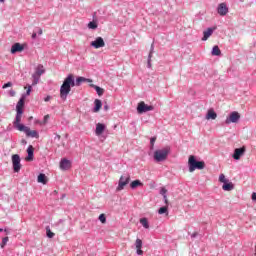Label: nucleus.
Instances as JSON below:
<instances>
[{
  "instance_id": "f03ea898",
  "label": "nucleus",
  "mask_w": 256,
  "mask_h": 256,
  "mask_svg": "<svg viewBox=\"0 0 256 256\" xmlns=\"http://www.w3.org/2000/svg\"><path fill=\"white\" fill-rule=\"evenodd\" d=\"M23 117V112H16V118L13 122L14 129L25 133L26 137H31L32 139H39V132L37 130H31L29 126H25L21 123V118Z\"/></svg>"
},
{
  "instance_id": "e433bc0d",
  "label": "nucleus",
  "mask_w": 256,
  "mask_h": 256,
  "mask_svg": "<svg viewBox=\"0 0 256 256\" xmlns=\"http://www.w3.org/2000/svg\"><path fill=\"white\" fill-rule=\"evenodd\" d=\"M8 87H13V82H7L2 86V89H7Z\"/></svg>"
},
{
  "instance_id": "37998d69",
  "label": "nucleus",
  "mask_w": 256,
  "mask_h": 256,
  "mask_svg": "<svg viewBox=\"0 0 256 256\" xmlns=\"http://www.w3.org/2000/svg\"><path fill=\"white\" fill-rule=\"evenodd\" d=\"M104 111H109V104H108V103H105V105H104Z\"/></svg>"
},
{
  "instance_id": "473e14b6",
  "label": "nucleus",
  "mask_w": 256,
  "mask_h": 256,
  "mask_svg": "<svg viewBox=\"0 0 256 256\" xmlns=\"http://www.w3.org/2000/svg\"><path fill=\"white\" fill-rule=\"evenodd\" d=\"M219 181H220V183L225 184V183H227L229 180H227V179L225 178V174H220V176H219Z\"/></svg>"
},
{
  "instance_id": "79ce46f5",
  "label": "nucleus",
  "mask_w": 256,
  "mask_h": 256,
  "mask_svg": "<svg viewBox=\"0 0 256 256\" xmlns=\"http://www.w3.org/2000/svg\"><path fill=\"white\" fill-rule=\"evenodd\" d=\"M165 205H169V200L167 199V196H163Z\"/></svg>"
},
{
  "instance_id": "f8f14e48",
  "label": "nucleus",
  "mask_w": 256,
  "mask_h": 256,
  "mask_svg": "<svg viewBox=\"0 0 256 256\" xmlns=\"http://www.w3.org/2000/svg\"><path fill=\"white\" fill-rule=\"evenodd\" d=\"M71 160L67 159V158H62L60 161V169L62 171H69V169L71 168Z\"/></svg>"
},
{
  "instance_id": "2f4dec72",
  "label": "nucleus",
  "mask_w": 256,
  "mask_h": 256,
  "mask_svg": "<svg viewBox=\"0 0 256 256\" xmlns=\"http://www.w3.org/2000/svg\"><path fill=\"white\" fill-rule=\"evenodd\" d=\"M88 29H97V22H95V21L89 22Z\"/></svg>"
},
{
  "instance_id": "a19ab883",
  "label": "nucleus",
  "mask_w": 256,
  "mask_h": 256,
  "mask_svg": "<svg viewBox=\"0 0 256 256\" xmlns=\"http://www.w3.org/2000/svg\"><path fill=\"white\" fill-rule=\"evenodd\" d=\"M9 95H10V97H15V95H16L15 90H10Z\"/></svg>"
},
{
  "instance_id": "9b49d317",
  "label": "nucleus",
  "mask_w": 256,
  "mask_h": 256,
  "mask_svg": "<svg viewBox=\"0 0 256 256\" xmlns=\"http://www.w3.org/2000/svg\"><path fill=\"white\" fill-rule=\"evenodd\" d=\"M244 155H245V146L241 148H236L234 150L232 157L233 159H235V161H239V159H241V157H243Z\"/></svg>"
},
{
  "instance_id": "393cba45",
  "label": "nucleus",
  "mask_w": 256,
  "mask_h": 256,
  "mask_svg": "<svg viewBox=\"0 0 256 256\" xmlns=\"http://www.w3.org/2000/svg\"><path fill=\"white\" fill-rule=\"evenodd\" d=\"M130 187L132 189H137V187H143V184L141 183V180H134L130 183Z\"/></svg>"
},
{
  "instance_id": "20e7f679",
  "label": "nucleus",
  "mask_w": 256,
  "mask_h": 256,
  "mask_svg": "<svg viewBox=\"0 0 256 256\" xmlns=\"http://www.w3.org/2000/svg\"><path fill=\"white\" fill-rule=\"evenodd\" d=\"M170 151H171L170 147H166L164 149L156 150L154 152V161H156V163H163V161H166L167 157H169Z\"/></svg>"
},
{
  "instance_id": "7ed1b4c3",
  "label": "nucleus",
  "mask_w": 256,
  "mask_h": 256,
  "mask_svg": "<svg viewBox=\"0 0 256 256\" xmlns=\"http://www.w3.org/2000/svg\"><path fill=\"white\" fill-rule=\"evenodd\" d=\"M205 167V161H198L194 155H190L188 159V169L193 173L196 169L202 170Z\"/></svg>"
},
{
  "instance_id": "3c124183",
  "label": "nucleus",
  "mask_w": 256,
  "mask_h": 256,
  "mask_svg": "<svg viewBox=\"0 0 256 256\" xmlns=\"http://www.w3.org/2000/svg\"><path fill=\"white\" fill-rule=\"evenodd\" d=\"M49 119V115L44 116V121H47Z\"/></svg>"
},
{
  "instance_id": "a878e982",
  "label": "nucleus",
  "mask_w": 256,
  "mask_h": 256,
  "mask_svg": "<svg viewBox=\"0 0 256 256\" xmlns=\"http://www.w3.org/2000/svg\"><path fill=\"white\" fill-rule=\"evenodd\" d=\"M212 55H214L215 57H219L221 56V49H219V46H214L212 48Z\"/></svg>"
},
{
  "instance_id": "c85d7f7f",
  "label": "nucleus",
  "mask_w": 256,
  "mask_h": 256,
  "mask_svg": "<svg viewBox=\"0 0 256 256\" xmlns=\"http://www.w3.org/2000/svg\"><path fill=\"white\" fill-rule=\"evenodd\" d=\"M8 242H9V237H4L0 244L1 249H4Z\"/></svg>"
},
{
  "instance_id": "f3484780",
  "label": "nucleus",
  "mask_w": 256,
  "mask_h": 256,
  "mask_svg": "<svg viewBox=\"0 0 256 256\" xmlns=\"http://www.w3.org/2000/svg\"><path fill=\"white\" fill-rule=\"evenodd\" d=\"M135 247L137 255H143V250H141V248L143 247V241L141 239H136Z\"/></svg>"
},
{
  "instance_id": "bb28decb",
  "label": "nucleus",
  "mask_w": 256,
  "mask_h": 256,
  "mask_svg": "<svg viewBox=\"0 0 256 256\" xmlns=\"http://www.w3.org/2000/svg\"><path fill=\"white\" fill-rule=\"evenodd\" d=\"M140 223L144 229H149V220H147V218H141Z\"/></svg>"
},
{
  "instance_id": "8fccbe9b",
  "label": "nucleus",
  "mask_w": 256,
  "mask_h": 256,
  "mask_svg": "<svg viewBox=\"0 0 256 256\" xmlns=\"http://www.w3.org/2000/svg\"><path fill=\"white\" fill-rule=\"evenodd\" d=\"M32 39H37V33L34 32V33L32 34Z\"/></svg>"
},
{
  "instance_id": "cd10ccee",
  "label": "nucleus",
  "mask_w": 256,
  "mask_h": 256,
  "mask_svg": "<svg viewBox=\"0 0 256 256\" xmlns=\"http://www.w3.org/2000/svg\"><path fill=\"white\" fill-rule=\"evenodd\" d=\"M46 235L48 239H53L55 237V233L51 231V228L49 226L46 227Z\"/></svg>"
},
{
  "instance_id": "aec40b11",
  "label": "nucleus",
  "mask_w": 256,
  "mask_h": 256,
  "mask_svg": "<svg viewBox=\"0 0 256 256\" xmlns=\"http://www.w3.org/2000/svg\"><path fill=\"white\" fill-rule=\"evenodd\" d=\"M94 108H93V112L94 113H99V111H101V107H103V102H101V100L96 99L94 101Z\"/></svg>"
},
{
  "instance_id": "6e6d98bb",
  "label": "nucleus",
  "mask_w": 256,
  "mask_h": 256,
  "mask_svg": "<svg viewBox=\"0 0 256 256\" xmlns=\"http://www.w3.org/2000/svg\"><path fill=\"white\" fill-rule=\"evenodd\" d=\"M2 231H3V228H0V233H2Z\"/></svg>"
},
{
  "instance_id": "423d86ee",
  "label": "nucleus",
  "mask_w": 256,
  "mask_h": 256,
  "mask_svg": "<svg viewBox=\"0 0 256 256\" xmlns=\"http://www.w3.org/2000/svg\"><path fill=\"white\" fill-rule=\"evenodd\" d=\"M131 181V175L129 174H123L118 182V187L116 188L117 191H123L127 185H129Z\"/></svg>"
},
{
  "instance_id": "6e6552de",
  "label": "nucleus",
  "mask_w": 256,
  "mask_h": 256,
  "mask_svg": "<svg viewBox=\"0 0 256 256\" xmlns=\"http://www.w3.org/2000/svg\"><path fill=\"white\" fill-rule=\"evenodd\" d=\"M12 165L14 173H19L21 171V156H19V154L12 155Z\"/></svg>"
},
{
  "instance_id": "39448f33",
  "label": "nucleus",
  "mask_w": 256,
  "mask_h": 256,
  "mask_svg": "<svg viewBox=\"0 0 256 256\" xmlns=\"http://www.w3.org/2000/svg\"><path fill=\"white\" fill-rule=\"evenodd\" d=\"M44 73H45V67L43 66V64H39L35 69V73L32 74L33 86L39 83V79H41V75H43Z\"/></svg>"
},
{
  "instance_id": "864d4df0",
  "label": "nucleus",
  "mask_w": 256,
  "mask_h": 256,
  "mask_svg": "<svg viewBox=\"0 0 256 256\" xmlns=\"http://www.w3.org/2000/svg\"><path fill=\"white\" fill-rule=\"evenodd\" d=\"M0 3H5V0H0Z\"/></svg>"
},
{
  "instance_id": "f257e3e1",
  "label": "nucleus",
  "mask_w": 256,
  "mask_h": 256,
  "mask_svg": "<svg viewBox=\"0 0 256 256\" xmlns=\"http://www.w3.org/2000/svg\"><path fill=\"white\" fill-rule=\"evenodd\" d=\"M83 83H93V80L82 76L77 77L75 80V76L69 74L60 87V99L67 101V97H69V93H71V87H81Z\"/></svg>"
},
{
  "instance_id": "a211bd4d",
  "label": "nucleus",
  "mask_w": 256,
  "mask_h": 256,
  "mask_svg": "<svg viewBox=\"0 0 256 256\" xmlns=\"http://www.w3.org/2000/svg\"><path fill=\"white\" fill-rule=\"evenodd\" d=\"M214 31H215V28H207V30L203 32L202 41H207V39H209V37L213 35Z\"/></svg>"
},
{
  "instance_id": "0eeeda50",
  "label": "nucleus",
  "mask_w": 256,
  "mask_h": 256,
  "mask_svg": "<svg viewBox=\"0 0 256 256\" xmlns=\"http://www.w3.org/2000/svg\"><path fill=\"white\" fill-rule=\"evenodd\" d=\"M241 121V114L237 111H233L227 116L225 120L226 125H231V123H239Z\"/></svg>"
},
{
  "instance_id": "4c0bfd02",
  "label": "nucleus",
  "mask_w": 256,
  "mask_h": 256,
  "mask_svg": "<svg viewBox=\"0 0 256 256\" xmlns=\"http://www.w3.org/2000/svg\"><path fill=\"white\" fill-rule=\"evenodd\" d=\"M160 195H162V197L167 196V189L166 188H161Z\"/></svg>"
},
{
  "instance_id": "603ef678",
  "label": "nucleus",
  "mask_w": 256,
  "mask_h": 256,
  "mask_svg": "<svg viewBox=\"0 0 256 256\" xmlns=\"http://www.w3.org/2000/svg\"><path fill=\"white\" fill-rule=\"evenodd\" d=\"M64 221H65V220L60 219V220L58 221V225L61 224V223H64Z\"/></svg>"
},
{
  "instance_id": "09e8293b",
  "label": "nucleus",
  "mask_w": 256,
  "mask_h": 256,
  "mask_svg": "<svg viewBox=\"0 0 256 256\" xmlns=\"http://www.w3.org/2000/svg\"><path fill=\"white\" fill-rule=\"evenodd\" d=\"M38 35H43V29L39 28Z\"/></svg>"
},
{
  "instance_id": "dca6fc26",
  "label": "nucleus",
  "mask_w": 256,
  "mask_h": 256,
  "mask_svg": "<svg viewBox=\"0 0 256 256\" xmlns=\"http://www.w3.org/2000/svg\"><path fill=\"white\" fill-rule=\"evenodd\" d=\"M28 156L25 158V161H33L35 148H33V145L28 146L27 148Z\"/></svg>"
},
{
  "instance_id": "ea45409f",
  "label": "nucleus",
  "mask_w": 256,
  "mask_h": 256,
  "mask_svg": "<svg viewBox=\"0 0 256 256\" xmlns=\"http://www.w3.org/2000/svg\"><path fill=\"white\" fill-rule=\"evenodd\" d=\"M54 141H57V142L61 141V135L55 134Z\"/></svg>"
},
{
  "instance_id": "9d476101",
  "label": "nucleus",
  "mask_w": 256,
  "mask_h": 256,
  "mask_svg": "<svg viewBox=\"0 0 256 256\" xmlns=\"http://www.w3.org/2000/svg\"><path fill=\"white\" fill-rule=\"evenodd\" d=\"M90 47H93L94 49H101L102 47H105V40H103V37H97L90 43Z\"/></svg>"
},
{
  "instance_id": "72a5a7b5",
  "label": "nucleus",
  "mask_w": 256,
  "mask_h": 256,
  "mask_svg": "<svg viewBox=\"0 0 256 256\" xmlns=\"http://www.w3.org/2000/svg\"><path fill=\"white\" fill-rule=\"evenodd\" d=\"M157 141V137H152L150 139V149H153V147H155V142Z\"/></svg>"
},
{
  "instance_id": "a18cd8bd",
  "label": "nucleus",
  "mask_w": 256,
  "mask_h": 256,
  "mask_svg": "<svg viewBox=\"0 0 256 256\" xmlns=\"http://www.w3.org/2000/svg\"><path fill=\"white\" fill-rule=\"evenodd\" d=\"M252 201H256V192L252 193Z\"/></svg>"
},
{
  "instance_id": "c03bdc74",
  "label": "nucleus",
  "mask_w": 256,
  "mask_h": 256,
  "mask_svg": "<svg viewBox=\"0 0 256 256\" xmlns=\"http://www.w3.org/2000/svg\"><path fill=\"white\" fill-rule=\"evenodd\" d=\"M198 235H199V233L194 232L193 234H191V238H192V239H195V237H197Z\"/></svg>"
},
{
  "instance_id": "2eb2a0df",
  "label": "nucleus",
  "mask_w": 256,
  "mask_h": 256,
  "mask_svg": "<svg viewBox=\"0 0 256 256\" xmlns=\"http://www.w3.org/2000/svg\"><path fill=\"white\" fill-rule=\"evenodd\" d=\"M23 107H25V94H22L16 105V112L23 113Z\"/></svg>"
},
{
  "instance_id": "58836bf2",
  "label": "nucleus",
  "mask_w": 256,
  "mask_h": 256,
  "mask_svg": "<svg viewBox=\"0 0 256 256\" xmlns=\"http://www.w3.org/2000/svg\"><path fill=\"white\" fill-rule=\"evenodd\" d=\"M31 89H32V87H31V86H28V89L26 90V93L24 94L25 97L31 95Z\"/></svg>"
},
{
  "instance_id": "ddd939ff",
  "label": "nucleus",
  "mask_w": 256,
  "mask_h": 256,
  "mask_svg": "<svg viewBox=\"0 0 256 256\" xmlns=\"http://www.w3.org/2000/svg\"><path fill=\"white\" fill-rule=\"evenodd\" d=\"M217 13L221 15V17H225L229 13V8L227 7V4L220 3L217 8Z\"/></svg>"
},
{
  "instance_id": "5701e85b",
  "label": "nucleus",
  "mask_w": 256,
  "mask_h": 256,
  "mask_svg": "<svg viewBox=\"0 0 256 256\" xmlns=\"http://www.w3.org/2000/svg\"><path fill=\"white\" fill-rule=\"evenodd\" d=\"M223 191H233L235 189V185L232 184V182H225L222 186Z\"/></svg>"
},
{
  "instance_id": "f704fd0d",
  "label": "nucleus",
  "mask_w": 256,
  "mask_h": 256,
  "mask_svg": "<svg viewBox=\"0 0 256 256\" xmlns=\"http://www.w3.org/2000/svg\"><path fill=\"white\" fill-rule=\"evenodd\" d=\"M153 53H155V43H152L150 46V52L148 55H151L153 57Z\"/></svg>"
},
{
  "instance_id": "4468645a",
  "label": "nucleus",
  "mask_w": 256,
  "mask_h": 256,
  "mask_svg": "<svg viewBox=\"0 0 256 256\" xmlns=\"http://www.w3.org/2000/svg\"><path fill=\"white\" fill-rule=\"evenodd\" d=\"M25 50V46L22 45L21 43H15L11 47V53L12 55H15V53H21L22 51Z\"/></svg>"
},
{
  "instance_id": "412c9836",
  "label": "nucleus",
  "mask_w": 256,
  "mask_h": 256,
  "mask_svg": "<svg viewBox=\"0 0 256 256\" xmlns=\"http://www.w3.org/2000/svg\"><path fill=\"white\" fill-rule=\"evenodd\" d=\"M38 183H42V185H47L49 179L44 173H40L37 178Z\"/></svg>"
},
{
  "instance_id": "b1692460",
  "label": "nucleus",
  "mask_w": 256,
  "mask_h": 256,
  "mask_svg": "<svg viewBox=\"0 0 256 256\" xmlns=\"http://www.w3.org/2000/svg\"><path fill=\"white\" fill-rule=\"evenodd\" d=\"M90 87H92V89H95L97 95H99V97H101L104 93H105V90L95 84H90Z\"/></svg>"
},
{
  "instance_id": "4be33fe9",
  "label": "nucleus",
  "mask_w": 256,
  "mask_h": 256,
  "mask_svg": "<svg viewBox=\"0 0 256 256\" xmlns=\"http://www.w3.org/2000/svg\"><path fill=\"white\" fill-rule=\"evenodd\" d=\"M206 119L209 121L210 119L215 120L217 119V112L213 109L208 110L206 114Z\"/></svg>"
},
{
  "instance_id": "6ab92c4d",
  "label": "nucleus",
  "mask_w": 256,
  "mask_h": 256,
  "mask_svg": "<svg viewBox=\"0 0 256 256\" xmlns=\"http://www.w3.org/2000/svg\"><path fill=\"white\" fill-rule=\"evenodd\" d=\"M106 128L107 126H105V124L103 123L96 124V130H95L96 135L97 136L103 135V132L105 131Z\"/></svg>"
},
{
  "instance_id": "5fc2aeb1",
  "label": "nucleus",
  "mask_w": 256,
  "mask_h": 256,
  "mask_svg": "<svg viewBox=\"0 0 256 256\" xmlns=\"http://www.w3.org/2000/svg\"><path fill=\"white\" fill-rule=\"evenodd\" d=\"M62 199H65V194L62 195Z\"/></svg>"
},
{
  "instance_id": "49530a36",
  "label": "nucleus",
  "mask_w": 256,
  "mask_h": 256,
  "mask_svg": "<svg viewBox=\"0 0 256 256\" xmlns=\"http://www.w3.org/2000/svg\"><path fill=\"white\" fill-rule=\"evenodd\" d=\"M44 101L47 103L48 101H51V96H47L46 98H44Z\"/></svg>"
},
{
  "instance_id": "7c9ffc66",
  "label": "nucleus",
  "mask_w": 256,
  "mask_h": 256,
  "mask_svg": "<svg viewBox=\"0 0 256 256\" xmlns=\"http://www.w3.org/2000/svg\"><path fill=\"white\" fill-rule=\"evenodd\" d=\"M98 219L103 224L107 223V217L105 216V214H100Z\"/></svg>"
},
{
  "instance_id": "de8ad7c7",
  "label": "nucleus",
  "mask_w": 256,
  "mask_h": 256,
  "mask_svg": "<svg viewBox=\"0 0 256 256\" xmlns=\"http://www.w3.org/2000/svg\"><path fill=\"white\" fill-rule=\"evenodd\" d=\"M21 144H22V145H27V140L22 139V140H21Z\"/></svg>"
},
{
  "instance_id": "c9c22d12",
  "label": "nucleus",
  "mask_w": 256,
  "mask_h": 256,
  "mask_svg": "<svg viewBox=\"0 0 256 256\" xmlns=\"http://www.w3.org/2000/svg\"><path fill=\"white\" fill-rule=\"evenodd\" d=\"M153 58V56H151V54H148V60H147V67L148 69H151L152 65H151V59Z\"/></svg>"
},
{
  "instance_id": "1a4fd4ad",
  "label": "nucleus",
  "mask_w": 256,
  "mask_h": 256,
  "mask_svg": "<svg viewBox=\"0 0 256 256\" xmlns=\"http://www.w3.org/2000/svg\"><path fill=\"white\" fill-rule=\"evenodd\" d=\"M153 109H155V107L153 106H149L147 104H145V102H140L138 103L137 106V113H139V115H143V113H147V111H153Z\"/></svg>"
},
{
  "instance_id": "4d7b16f0",
  "label": "nucleus",
  "mask_w": 256,
  "mask_h": 256,
  "mask_svg": "<svg viewBox=\"0 0 256 256\" xmlns=\"http://www.w3.org/2000/svg\"><path fill=\"white\" fill-rule=\"evenodd\" d=\"M252 1H255V0H252Z\"/></svg>"
},
{
  "instance_id": "c756f323",
  "label": "nucleus",
  "mask_w": 256,
  "mask_h": 256,
  "mask_svg": "<svg viewBox=\"0 0 256 256\" xmlns=\"http://www.w3.org/2000/svg\"><path fill=\"white\" fill-rule=\"evenodd\" d=\"M158 213H159V215H164V213H168L167 206H163V207L159 208Z\"/></svg>"
}]
</instances>
